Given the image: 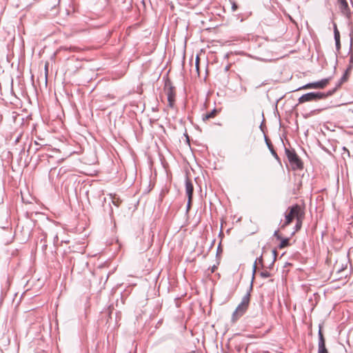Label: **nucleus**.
Here are the masks:
<instances>
[{
  "instance_id": "obj_1",
  "label": "nucleus",
  "mask_w": 353,
  "mask_h": 353,
  "mask_svg": "<svg viewBox=\"0 0 353 353\" xmlns=\"http://www.w3.org/2000/svg\"><path fill=\"white\" fill-rule=\"evenodd\" d=\"M252 290V285L250 284L249 291L243 296L241 303L238 305L236 310L233 312L232 315V321H236L241 317L247 311L250 301V292Z\"/></svg>"
},
{
  "instance_id": "obj_7",
  "label": "nucleus",
  "mask_w": 353,
  "mask_h": 353,
  "mask_svg": "<svg viewBox=\"0 0 353 353\" xmlns=\"http://www.w3.org/2000/svg\"><path fill=\"white\" fill-rule=\"evenodd\" d=\"M339 4V9L341 13L345 15L347 19L351 18V12L348 6L347 0H337Z\"/></svg>"
},
{
  "instance_id": "obj_25",
  "label": "nucleus",
  "mask_w": 353,
  "mask_h": 353,
  "mask_svg": "<svg viewBox=\"0 0 353 353\" xmlns=\"http://www.w3.org/2000/svg\"><path fill=\"white\" fill-rule=\"evenodd\" d=\"M237 7H238V6H237V5H236V3H234H234H232V11H235V10H236Z\"/></svg>"
},
{
  "instance_id": "obj_18",
  "label": "nucleus",
  "mask_w": 353,
  "mask_h": 353,
  "mask_svg": "<svg viewBox=\"0 0 353 353\" xmlns=\"http://www.w3.org/2000/svg\"><path fill=\"white\" fill-rule=\"evenodd\" d=\"M256 261H254V265H253L252 279V282H251L252 285V282H253V280L254 278V274L256 273Z\"/></svg>"
},
{
  "instance_id": "obj_15",
  "label": "nucleus",
  "mask_w": 353,
  "mask_h": 353,
  "mask_svg": "<svg viewBox=\"0 0 353 353\" xmlns=\"http://www.w3.org/2000/svg\"><path fill=\"white\" fill-rule=\"evenodd\" d=\"M333 26H334V40L335 41H340V33H339V31L337 28V26L335 23H334L333 24Z\"/></svg>"
},
{
  "instance_id": "obj_10",
  "label": "nucleus",
  "mask_w": 353,
  "mask_h": 353,
  "mask_svg": "<svg viewBox=\"0 0 353 353\" xmlns=\"http://www.w3.org/2000/svg\"><path fill=\"white\" fill-rule=\"evenodd\" d=\"M265 143L268 148V149L270 150L271 154L273 155V157L276 159H279V156L277 154V153L275 152V150H274L273 148V145L272 144V143L270 142V141L268 139L267 137L265 136Z\"/></svg>"
},
{
  "instance_id": "obj_4",
  "label": "nucleus",
  "mask_w": 353,
  "mask_h": 353,
  "mask_svg": "<svg viewBox=\"0 0 353 353\" xmlns=\"http://www.w3.org/2000/svg\"><path fill=\"white\" fill-rule=\"evenodd\" d=\"M285 152L292 170L303 169V162L294 150L285 148Z\"/></svg>"
},
{
  "instance_id": "obj_12",
  "label": "nucleus",
  "mask_w": 353,
  "mask_h": 353,
  "mask_svg": "<svg viewBox=\"0 0 353 353\" xmlns=\"http://www.w3.org/2000/svg\"><path fill=\"white\" fill-rule=\"evenodd\" d=\"M318 335H319V343H318V345H325V339H324L323 332L321 331V327H319Z\"/></svg>"
},
{
  "instance_id": "obj_24",
  "label": "nucleus",
  "mask_w": 353,
  "mask_h": 353,
  "mask_svg": "<svg viewBox=\"0 0 353 353\" xmlns=\"http://www.w3.org/2000/svg\"><path fill=\"white\" fill-rule=\"evenodd\" d=\"M255 261H256V263H263V256L261 255L259 258H257Z\"/></svg>"
},
{
  "instance_id": "obj_13",
  "label": "nucleus",
  "mask_w": 353,
  "mask_h": 353,
  "mask_svg": "<svg viewBox=\"0 0 353 353\" xmlns=\"http://www.w3.org/2000/svg\"><path fill=\"white\" fill-rule=\"evenodd\" d=\"M280 240H281V243L279 245V248L280 249L286 248L290 245V240L288 238H285V239L281 238V239H280Z\"/></svg>"
},
{
  "instance_id": "obj_26",
  "label": "nucleus",
  "mask_w": 353,
  "mask_h": 353,
  "mask_svg": "<svg viewBox=\"0 0 353 353\" xmlns=\"http://www.w3.org/2000/svg\"><path fill=\"white\" fill-rule=\"evenodd\" d=\"M57 241H58V236H57V235H56V236H54V243H56V242H57Z\"/></svg>"
},
{
  "instance_id": "obj_9",
  "label": "nucleus",
  "mask_w": 353,
  "mask_h": 353,
  "mask_svg": "<svg viewBox=\"0 0 353 353\" xmlns=\"http://www.w3.org/2000/svg\"><path fill=\"white\" fill-rule=\"evenodd\" d=\"M350 69H351V67H349L348 68H347V70L345 71L344 74L341 77L336 86L334 88L337 89L339 87H340L341 85V84H343L344 82H345L347 80V77H348V74H349V72H350Z\"/></svg>"
},
{
  "instance_id": "obj_2",
  "label": "nucleus",
  "mask_w": 353,
  "mask_h": 353,
  "mask_svg": "<svg viewBox=\"0 0 353 353\" xmlns=\"http://www.w3.org/2000/svg\"><path fill=\"white\" fill-rule=\"evenodd\" d=\"M336 88H334L333 90H329L327 92H312L303 94L298 99L299 103H303L308 101H317L321 99H325L326 97L332 95Z\"/></svg>"
},
{
  "instance_id": "obj_3",
  "label": "nucleus",
  "mask_w": 353,
  "mask_h": 353,
  "mask_svg": "<svg viewBox=\"0 0 353 353\" xmlns=\"http://www.w3.org/2000/svg\"><path fill=\"white\" fill-rule=\"evenodd\" d=\"M289 212L285 214V220L283 223H280L281 228H285L290 224L294 219L302 216V210L300 205L296 204L288 208Z\"/></svg>"
},
{
  "instance_id": "obj_14",
  "label": "nucleus",
  "mask_w": 353,
  "mask_h": 353,
  "mask_svg": "<svg viewBox=\"0 0 353 353\" xmlns=\"http://www.w3.org/2000/svg\"><path fill=\"white\" fill-rule=\"evenodd\" d=\"M303 213H302V216H299L298 218L296 219V225H295V231H298L301 229V226H302V219H303Z\"/></svg>"
},
{
  "instance_id": "obj_8",
  "label": "nucleus",
  "mask_w": 353,
  "mask_h": 353,
  "mask_svg": "<svg viewBox=\"0 0 353 353\" xmlns=\"http://www.w3.org/2000/svg\"><path fill=\"white\" fill-rule=\"evenodd\" d=\"M185 192L188 198L192 199L194 188L192 181L188 179H185Z\"/></svg>"
},
{
  "instance_id": "obj_21",
  "label": "nucleus",
  "mask_w": 353,
  "mask_h": 353,
  "mask_svg": "<svg viewBox=\"0 0 353 353\" xmlns=\"http://www.w3.org/2000/svg\"><path fill=\"white\" fill-rule=\"evenodd\" d=\"M192 199L188 198V203H187V212H188L190 210L191 203H192Z\"/></svg>"
},
{
  "instance_id": "obj_6",
  "label": "nucleus",
  "mask_w": 353,
  "mask_h": 353,
  "mask_svg": "<svg viewBox=\"0 0 353 353\" xmlns=\"http://www.w3.org/2000/svg\"><path fill=\"white\" fill-rule=\"evenodd\" d=\"M330 78L323 79L320 81L308 83L303 86L297 88L296 90H307V89H323L330 81Z\"/></svg>"
},
{
  "instance_id": "obj_5",
  "label": "nucleus",
  "mask_w": 353,
  "mask_h": 353,
  "mask_svg": "<svg viewBox=\"0 0 353 353\" xmlns=\"http://www.w3.org/2000/svg\"><path fill=\"white\" fill-rule=\"evenodd\" d=\"M165 91L168 97V105L173 108L175 101V88L172 85V83L170 79H167L165 82L164 86Z\"/></svg>"
},
{
  "instance_id": "obj_28",
  "label": "nucleus",
  "mask_w": 353,
  "mask_h": 353,
  "mask_svg": "<svg viewBox=\"0 0 353 353\" xmlns=\"http://www.w3.org/2000/svg\"><path fill=\"white\" fill-rule=\"evenodd\" d=\"M216 268V265H213V267L212 268L211 272H214L215 271Z\"/></svg>"
},
{
  "instance_id": "obj_30",
  "label": "nucleus",
  "mask_w": 353,
  "mask_h": 353,
  "mask_svg": "<svg viewBox=\"0 0 353 353\" xmlns=\"http://www.w3.org/2000/svg\"><path fill=\"white\" fill-rule=\"evenodd\" d=\"M229 68H230L229 65L225 66V70L228 71L229 70Z\"/></svg>"
},
{
  "instance_id": "obj_22",
  "label": "nucleus",
  "mask_w": 353,
  "mask_h": 353,
  "mask_svg": "<svg viewBox=\"0 0 353 353\" xmlns=\"http://www.w3.org/2000/svg\"><path fill=\"white\" fill-rule=\"evenodd\" d=\"M274 236L276 237L277 239H281V236L279 235L278 230H276L274 232Z\"/></svg>"
},
{
  "instance_id": "obj_19",
  "label": "nucleus",
  "mask_w": 353,
  "mask_h": 353,
  "mask_svg": "<svg viewBox=\"0 0 353 353\" xmlns=\"http://www.w3.org/2000/svg\"><path fill=\"white\" fill-rule=\"evenodd\" d=\"M272 254H273V256H274V259H273V261H272V264L270 265V268H271V266L273 265L274 261L276 260L277 252H276V251L275 250H274L272 251Z\"/></svg>"
},
{
  "instance_id": "obj_16",
  "label": "nucleus",
  "mask_w": 353,
  "mask_h": 353,
  "mask_svg": "<svg viewBox=\"0 0 353 353\" xmlns=\"http://www.w3.org/2000/svg\"><path fill=\"white\" fill-rule=\"evenodd\" d=\"M318 353H328L327 350L324 345H318Z\"/></svg>"
},
{
  "instance_id": "obj_32",
  "label": "nucleus",
  "mask_w": 353,
  "mask_h": 353,
  "mask_svg": "<svg viewBox=\"0 0 353 353\" xmlns=\"http://www.w3.org/2000/svg\"><path fill=\"white\" fill-rule=\"evenodd\" d=\"M45 68H46V70L47 71L48 70V65L47 64L46 65Z\"/></svg>"
},
{
  "instance_id": "obj_33",
  "label": "nucleus",
  "mask_w": 353,
  "mask_h": 353,
  "mask_svg": "<svg viewBox=\"0 0 353 353\" xmlns=\"http://www.w3.org/2000/svg\"><path fill=\"white\" fill-rule=\"evenodd\" d=\"M45 79H46V82H47V74H46Z\"/></svg>"
},
{
  "instance_id": "obj_17",
  "label": "nucleus",
  "mask_w": 353,
  "mask_h": 353,
  "mask_svg": "<svg viewBox=\"0 0 353 353\" xmlns=\"http://www.w3.org/2000/svg\"><path fill=\"white\" fill-rule=\"evenodd\" d=\"M260 276L263 278H268L271 276L270 273L268 271H262L261 273H260Z\"/></svg>"
},
{
  "instance_id": "obj_23",
  "label": "nucleus",
  "mask_w": 353,
  "mask_h": 353,
  "mask_svg": "<svg viewBox=\"0 0 353 353\" xmlns=\"http://www.w3.org/2000/svg\"><path fill=\"white\" fill-rule=\"evenodd\" d=\"M3 194L4 192L2 190H0V204L3 202Z\"/></svg>"
},
{
  "instance_id": "obj_27",
  "label": "nucleus",
  "mask_w": 353,
  "mask_h": 353,
  "mask_svg": "<svg viewBox=\"0 0 353 353\" xmlns=\"http://www.w3.org/2000/svg\"><path fill=\"white\" fill-rule=\"evenodd\" d=\"M46 248H47V245H46V243H44V244L43 245V246H42V250H46Z\"/></svg>"
},
{
  "instance_id": "obj_20",
  "label": "nucleus",
  "mask_w": 353,
  "mask_h": 353,
  "mask_svg": "<svg viewBox=\"0 0 353 353\" xmlns=\"http://www.w3.org/2000/svg\"><path fill=\"white\" fill-rule=\"evenodd\" d=\"M336 48L337 51H339L341 49V42L340 41H335Z\"/></svg>"
},
{
  "instance_id": "obj_31",
  "label": "nucleus",
  "mask_w": 353,
  "mask_h": 353,
  "mask_svg": "<svg viewBox=\"0 0 353 353\" xmlns=\"http://www.w3.org/2000/svg\"><path fill=\"white\" fill-rule=\"evenodd\" d=\"M219 249H220V245L218 246V248H217V253H218L219 252H220V250H219Z\"/></svg>"
},
{
  "instance_id": "obj_29",
  "label": "nucleus",
  "mask_w": 353,
  "mask_h": 353,
  "mask_svg": "<svg viewBox=\"0 0 353 353\" xmlns=\"http://www.w3.org/2000/svg\"><path fill=\"white\" fill-rule=\"evenodd\" d=\"M198 63H199V57H197L196 59V67H198Z\"/></svg>"
},
{
  "instance_id": "obj_11",
  "label": "nucleus",
  "mask_w": 353,
  "mask_h": 353,
  "mask_svg": "<svg viewBox=\"0 0 353 353\" xmlns=\"http://www.w3.org/2000/svg\"><path fill=\"white\" fill-rule=\"evenodd\" d=\"M216 112L217 111L216 109H213L212 111L203 116V120L206 121L211 118H214L216 114Z\"/></svg>"
}]
</instances>
